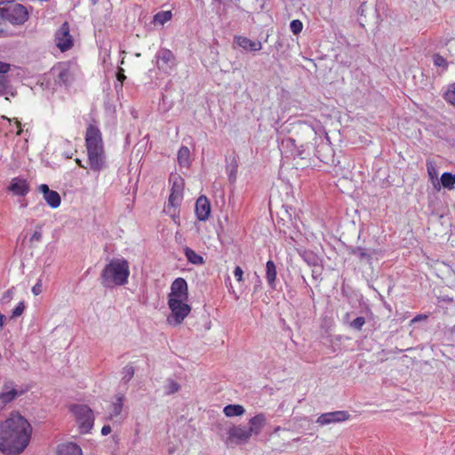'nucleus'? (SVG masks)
Segmentation results:
<instances>
[{
    "instance_id": "9b49d317",
    "label": "nucleus",
    "mask_w": 455,
    "mask_h": 455,
    "mask_svg": "<svg viewBox=\"0 0 455 455\" xmlns=\"http://www.w3.org/2000/svg\"><path fill=\"white\" fill-rule=\"evenodd\" d=\"M55 44L61 52H66L73 46L74 41L68 22H64L56 31Z\"/></svg>"
},
{
    "instance_id": "603ef678",
    "label": "nucleus",
    "mask_w": 455,
    "mask_h": 455,
    "mask_svg": "<svg viewBox=\"0 0 455 455\" xmlns=\"http://www.w3.org/2000/svg\"><path fill=\"white\" fill-rule=\"evenodd\" d=\"M306 260L307 261V263H308L309 265H311V264H315V258H314V257H313V259H306Z\"/></svg>"
},
{
    "instance_id": "3c124183",
    "label": "nucleus",
    "mask_w": 455,
    "mask_h": 455,
    "mask_svg": "<svg viewBox=\"0 0 455 455\" xmlns=\"http://www.w3.org/2000/svg\"><path fill=\"white\" fill-rule=\"evenodd\" d=\"M76 164H77L80 167H82V168H85V167H84V165L82 164V161H81L80 159L76 158Z\"/></svg>"
},
{
    "instance_id": "58836bf2",
    "label": "nucleus",
    "mask_w": 455,
    "mask_h": 455,
    "mask_svg": "<svg viewBox=\"0 0 455 455\" xmlns=\"http://www.w3.org/2000/svg\"><path fill=\"white\" fill-rule=\"evenodd\" d=\"M41 239H42V232L40 231V229H38V230H36V231L32 234V235H31V237H30V242H31L32 243H39V242L41 241Z\"/></svg>"
},
{
    "instance_id": "a878e982",
    "label": "nucleus",
    "mask_w": 455,
    "mask_h": 455,
    "mask_svg": "<svg viewBox=\"0 0 455 455\" xmlns=\"http://www.w3.org/2000/svg\"><path fill=\"white\" fill-rule=\"evenodd\" d=\"M440 181L443 188L451 190L455 188V174L444 172L442 174Z\"/></svg>"
},
{
    "instance_id": "2f4dec72",
    "label": "nucleus",
    "mask_w": 455,
    "mask_h": 455,
    "mask_svg": "<svg viewBox=\"0 0 455 455\" xmlns=\"http://www.w3.org/2000/svg\"><path fill=\"white\" fill-rule=\"evenodd\" d=\"M164 212L168 215H170V217L172 219L174 223H176L177 225H180V211H179V208L170 209V208H165L164 207Z\"/></svg>"
},
{
    "instance_id": "c9c22d12",
    "label": "nucleus",
    "mask_w": 455,
    "mask_h": 455,
    "mask_svg": "<svg viewBox=\"0 0 455 455\" xmlns=\"http://www.w3.org/2000/svg\"><path fill=\"white\" fill-rule=\"evenodd\" d=\"M180 388V386L175 382L174 380H170L166 386V394L171 395L178 392Z\"/></svg>"
},
{
    "instance_id": "4be33fe9",
    "label": "nucleus",
    "mask_w": 455,
    "mask_h": 455,
    "mask_svg": "<svg viewBox=\"0 0 455 455\" xmlns=\"http://www.w3.org/2000/svg\"><path fill=\"white\" fill-rule=\"evenodd\" d=\"M184 254L188 259V261L194 265H203L204 263V259L203 256L196 253L194 250L189 247L184 248Z\"/></svg>"
},
{
    "instance_id": "a18cd8bd",
    "label": "nucleus",
    "mask_w": 455,
    "mask_h": 455,
    "mask_svg": "<svg viewBox=\"0 0 455 455\" xmlns=\"http://www.w3.org/2000/svg\"><path fill=\"white\" fill-rule=\"evenodd\" d=\"M427 317V315H417V316L415 318H413L411 320V322H418V321H420L422 319H426Z\"/></svg>"
},
{
    "instance_id": "4c0bfd02",
    "label": "nucleus",
    "mask_w": 455,
    "mask_h": 455,
    "mask_svg": "<svg viewBox=\"0 0 455 455\" xmlns=\"http://www.w3.org/2000/svg\"><path fill=\"white\" fill-rule=\"evenodd\" d=\"M43 291L42 280L39 279L36 283L32 287V292L35 296L39 295Z\"/></svg>"
},
{
    "instance_id": "a211bd4d",
    "label": "nucleus",
    "mask_w": 455,
    "mask_h": 455,
    "mask_svg": "<svg viewBox=\"0 0 455 455\" xmlns=\"http://www.w3.org/2000/svg\"><path fill=\"white\" fill-rule=\"evenodd\" d=\"M234 41L239 47L245 51L258 52L262 48V44L259 41H252L245 36H236Z\"/></svg>"
},
{
    "instance_id": "ea45409f",
    "label": "nucleus",
    "mask_w": 455,
    "mask_h": 455,
    "mask_svg": "<svg viewBox=\"0 0 455 455\" xmlns=\"http://www.w3.org/2000/svg\"><path fill=\"white\" fill-rule=\"evenodd\" d=\"M234 275H235V279L237 280V282L240 283L243 281V271L239 266L235 267V268L234 270Z\"/></svg>"
},
{
    "instance_id": "a19ab883",
    "label": "nucleus",
    "mask_w": 455,
    "mask_h": 455,
    "mask_svg": "<svg viewBox=\"0 0 455 455\" xmlns=\"http://www.w3.org/2000/svg\"><path fill=\"white\" fill-rule=\"evenodd\" d=\"M124 72V70L122 68H120L116 74L117 81L120 82V87H122V84L126 78Z\"/></svg>"
},
{
    "instance_id": "6ab92c4d",
    "label": "nucleus",
    "mask_w": 455,
    "mask_h": 455,
    "mask_svg": "<svg viewBox=\"0 0 455 455\" xmlns=\"http://www.w3.org/2000/svg\"><path fill=\"white\" fill-rule=\"evenodd\" d=\"M10 190L16 196H25L28 192V186L25 180L13 179Z\"/></svg>"
},
{
    "instance_id": "de8ad7c7",
    "label": "nucleus",
    "mask_w": 455,
    "mask_h": 455,
    "mask_svg": "<svg viewBox=\"0 0 455 455\" xmlns=\"http://www.w3.org/2000/svg\"><path fill=\"white\" fill-rule=\"evenodd\" d=\"M441 302H443V303H446L447 302V303H449L451 305L454 304L453 299H449V298L448 299H443Z\"/></svg>"
},
{
    "instance_id": "393cba45",
    "label": "nucleus",
    "mask_w": 455,
    "mask_h": 455,
    "mask_svg": "<svg viewBox=\"0 0 455 455\" xmlns=\"http://www.w3.org/2000/svg\"><path fill=\"white\" fill-rule=\"evenodd\" d=\"M172 18V13L171 11H162L156 13L153 17V23L155 25H164Z\"/></svg>"
},
{
    "instance_id": "49530a36",
    "label": "nucleus",
    "mask_w": 455,
    "mask_h": 455,
    "mask_svg": "<svg viewBox=\"0 0 455 455\" xmlns=\"http://www.w3.org/2000/svg\"><path fill=\"white\" fill-rule=\"evenodd\" d=\"M15 124H16V126H17V128H18L16 134H17V135H20V133H21V132H22V129H21V124H20L18 120L16 121V123H15Z\"/></svg>"
},
{
    "instance_id": "39448f33",
    "label": "nucleus",
    "mask_w": 455,
    "mask_h": 455,
    "mask_svg": "<svg viewBox=\"0 0 455 455\" xmlns=\"http://www.w3.org/2000/svg\"><path fill=\"white\" fill-rule=\"evenodd\" d=\"M188 283L183 278H176L171 286L169 307L172 313H189L191 308L187 303Z\"/></svg>"
},
{
    "instance_id": "b1692460",
    "label": "nucleus",
    "mask_w": 455,
    "mask_h": 455,
    "mask_svg": "<svg viewBox=\"0 0 455 455\" xmlns=\"http://www.w3.org/2000/svg\"><path fill=\"white\" fill-rule=\"evenodd\" d=\"M223 411L227 417H235L242 416L245 412V410L243 406L240 404H228L224 407Z\"/></svg>"
},
{
    "instance_id": "5701e85b",
    "label": "nucleus",
    "mask_w": 455,
    "mask_h": 455,
    "mask_svg": "<svg viewBox=\"0 0 455 455\" xmlns=\"http://www.w3.org/2000/svg\"><path fill=\"white\" fill-rule=\"evenodd\" d=\"M124 395H118L116 397V401L112 403L110 408V415L109 417L113 419L114 417H117L121 414L123 406H124Z\"/></svg>"
},
{
    "instance_id": "cd10ccee",
    "label": "nucleus",
    "mask_w": 455,
    "mask_h": 455,
    "mask_svg": "<svg viewBox=\"0 0 455 455\" xmlns=\"http://www.w3.org/2000/svg\"><path fill=\"white\" fill-rule=\"evenodd\" d=\"M350 253L357 257L359 259H366L367 261H370L371 259L370 252L362 247H355L351 249Z\"/></svg>"
},
{
    "instance_id": "0eeeda50",
    "label": "nucleus",
    "mask_w": 455,
    "mask_h": 455,
    "mask_svg": "<svg viewBox=\"0 0 455 455\" xmlns=\"http://www.w3.org/2000/svg\"><path fill=\"white\" fill-rule=\"evenodd\" d=\"M77 72L76 64L70 61L59 62L50 71V76L60 87H68L75 80Z\"/></svg>"
},
{
    "instance_id": "7c9ffc66",
    "label": "nucleus",
    "mask_w": 455,
    "mask_h": 455,
    "mask_svg": "<svg viewBox=\"0 0 455 455\" xmlns=\"http://www.w3.org/2000/svg\"><path fill=\"white\" fill-rule=\"evenodd\" d=\"M427 173H428L429 178L432 180H435L437 184H439V181L437 180L438 172H437L436 167L435 166V164L433 163H431V162H427Z\"/></svg>"
},
{
    "instance_id": "423d86ee",
    "label": "nucleus",
    "mask_w": 455,
    "mask_h": 455,
    "mask_svg": "<svg viewBox=\"0 0 455 455\" xmlns=\"http://www.w3.org/2000/svg\"><path fill=\"white\" fill-rule=\"evenodd\" d=\"M0 18L13 25H21L28 19V12L24 5L14 1L0 2Z\"/></svg>"
},
{
    "instance_id": "f3484780",
    "label": "nucleus",
    "mask_w": 455,
    "mask_h": 455,
    "mask_svg": "<svg viewBox=\"0 0 455 455\" xmlns=\"http://www.w3.org/2000/svg\"><path fill=\"white\" fill-rule=\"evenodd\" d=\"M211 212L209 200L205 196H200L196 203V215L200 221L208 220Z\"/></svg>"
},
{
    "instance_id": "2eb2a0df",
    "label": "nucleus",
    "mask_w": 455,
    "mask_h": 455,
    "mask_svg": "<svg viewBox=\"0 0 455 455\" xmlns=\"http://www.w3.org/2000/svg\"><path fill=\"white\" fill-rule=\"evenodd\" d=\"M39 191L43 194L44 201L52 209H56L60 205V196L57 191L51 190L46 184H42L39 187Z\"/></svg>"
},
{
    "instance_id": "864d4df0",
    "label": "nucleus",
    "mask_w": 455,
    "mask_h": 455,
    "mask_svg": "<svg viewBox=\"0 0 455 455\" xmlns=\"http://www.w3.org/2000/svg\"><path fill=\"white\" fill-rule=\"evenodd\" d=\"M449 44H450V45H451V48H454V49H455V40H451V41L449 42Z\"/></svg>"
},
{
    "instance_id": "412c9836",
    "label": "nucleus",
    "mask_w": 455,
    "mask_h": 455,
    "mask_svg": "<svg viewBox=\"0 0 455 455\" xmlns=\"http://www.w3.org/2000/svg\"><path fill=\"white\" fill-rule=\"evenodd\" d=\"M178 162L180 166L188 167L191 164L190 150L188 147L182 146L178 152Z\"/></svg>"
},
{
    "instance_id": "09e8293b",
    "label": "nucleus",
    "mask_w": 455,
    "mask_h": 455,
    "mask_svg": "<svg viewBox=\"0 0 455 455\" xmlns=\"http://www.w3.org/2000/svg\"><path fill=\"white\" fill-rule=\"evenodd\" d=\"M4 315H0V327L2 328L4 326Z\"/></svg>"
},
{
    "instance_id": "6e6552de",
    "label": "nucleus",
    "mask_w": 455,
    "mask_h": 455,
    "mask_svg": "<svg viewBox=\"0 0 455 455\" xmlns=\"http://www.w3.org/2000/svg\"><path fill=\"white\" fill-rule=\"evenodd\" d=\"M70 411L76 419L80 433H88L92 429L94 422L92 411L87 405L83 404L72 405Z\"/></svg>"
},
{
    "instance_id": "dca6fc26",
    "label": "nucleus",
    "mask_w": 455,
    "mask_h": 455,
    "mask_svg": "<svg viewBox=\"0 0 455 455\" xmlns=\"http://www.w3.org/2000/svg\"><path fill=\"white\" fill-rule=\"evenodd\" d=\"M267 424V418L264 413H258L248 421L247 429L251 435H259Z\"/></svg>"
},
{
    "instance_id": "c85d7f7f",
    "label": "nucleus",
    "mask_w": 455,
    "mask_h": 455,
    "mask_svg": "<svg viewBox=\"0 0 455 455\" xmlns=\"http://www.w3.org/2000/svg\"><path fill=\"white\" fill-rule=\"evenodd\" d=\"M134 376V368L132 365H126L123 368L122 371V379L127 383L129 382Z\"/></svg>"
},
{
    "instance_id": "37998d69",
    "label": "nucleus",
    "mask_w": 455,
    "mask_h": 455,
    "mask_svg": "<svg viewBox=\"0 0 455 455\" xmlns=\"http://www.w3.org/2000/svg\"><path fill=\"white\" fill-rule=\"evenodd\" d=\"M25 310V305L23 302H20L17 307L12 310V313H23Z\"/></svg>"
},
{
    "instance_id": "4468645a",
    "label": "nucleus",
    "mask_w": 455,
    "mask_h": 455,
    "mask_svg": "<svg viewBox=\"0 0 455 455\" xmlns=\"http://www.w3.org/2000/svg\"><path fill=\"white\" fill-rule=\"evenodd\" d=\"M349 414L345 411H337L320 415L316 422L320 425L342 422L348 419Z\"/></svg>"
},
{
    "instance_id": "5fc2aeb1",
    "label": "nucleus",
    "mask_w": 455,
    "mask_h": 455,
    "mask_svg": "<svg viewBox=\"0 0 455 455\" xmlns=\"http://www.w3.org/2000/svg\"><path fill=\"white\" fill-rule=\"evenodd\" d=\"M4 33V28L2 27V23L0 22V34H3Z\"/></svg>"
},
{
    "instance_id": "473e14b6",
    "label": "nucleus",
    "mask_w": 455,
    "mask_h": 455,
    "mask_svg": "<svg viewBox=\"0 0 455 455\" xmlns=\"http://www.w3.org/2000/svg\"><path fill=\"white\" fill-rule=\"evenodd\" d=\"M290 28L294 35H299L303 28V24L299 20H293L290 24Z\"/></svg>"
},
{
    "instance_id": "8fccbe9b",
    "label": "nucleus",
    "mask_w": 455,
    "mask_h": 455,
    "mask_svg": "<svg viewBox=\"0 0 455 455\" xmlns=\"http://www.w3.org/2000/svg\"><path fill=\"white\" fill-rule=\"evenodd\" d=\"M203 322L205 323V329L206 330L210 329V324H209L207 319H205V317H204Z\"/></svg>"
},
{
    "instance_id": "72a5a7b5",
    "label": "nucleus",
    "mask_w": 455,
    "mask_h": 455,
    "mask_svg": "<svg viewBox=\"0 0 455 455\" xmlns=\"http://www.w3.org/2000/svg\"><path fill=\"white\" fill-rule=\"evenodd\" d=\"M433 60H434V64L435 66L436 67H440V68H447L448 67V62L447 60L443 57L441 56L440 54H435L434 57H433Z\"/></svg>"
},
{
    "instance_id": "f704fd0d",
    "label": "nucleus",
    "mask_w": 455,
    "mask_h": 455,
    "mask_svg": "<svg viewBox=\"0 0 455 455\" xmlns=\"http://www.w3.org/2000/svg\"><path fill=\"white\" fill-rule=\"evenodd\" d=\"M10 70V65L5 62L0 61V86L4 85L5 83V78L4 76Z\"/></svg>"
},
{
    "instance_id": "f8f14e48",
    "label": "nucleus",
    "mask_w": 455,
    "mask_h": 455,
    "mask_svg": "<svg viewBox=\"0 0 455 455\" xmlns=\"http://www.w3.org/2000/svg\"><path fill=\"white\" fill-rule=\"evenodd\" d=\"M227 434L228 440L235 444L247 443L251 437L247 427L243 425H236L229 427Z\"/></svg>"
},
{
    "instance_id": "6e6d98bb",
    "label": "nucleus",
    "mask_w": 455,
    "mask_h": 455,
    "mask_svg": "<svg viewBox=\"0 0 455 455\" xmlns=\"http://www.w3.org/2000/svg\"><path fill=\"white\" fill-rule=\"evenodd\" d=\"M91 2L92 4H96L99 2V0H91Z\"/></svg>"
},
{
    "instance_id": "9d476101",
    "label": "nucleus",
    "mask_w": 455,
    "mask_h": 455,
    "mask_svg": "<svg viewBox=\"0 0 455 455\" xmlns=\"http://www.w3.org/2000/svg\"><path fill=\"white\" fill-rule=\"evenodd\" d=\"M172 188L165 208H180L183 201L184 180L180 176L172 177Z\"/></svg>"
},
{
    "instance_id": "aec40b11",
    "label": "nucleus",
    "mask_w": 455,
    "mask_h": 455,
    "mask_svg": "<svg viewBox=\"0 0 455 455\" xmlns=\"http://www.w3.org/2000/svg\"><path fill=\"white\" fill-rule=\"evenodd\" d=\"M266 279L268 284L275 288L276 279V267L272 260H268L266 264Z\"/></svg>"
},
{
    "instance_id": "c756f323",
    "label": "nucleus",
    "mask_w": 455,
    "mask_h": 455,
    "mask_svg": "<svg viewBox=\"0 0 455 455\" xmlns=\"http://www.w3.org/2000/svg\"><path fill=\"white\" fill-rule=\"evenodd\" d=\"M187 315H168L167 323L172 326H177L184 321Z\"/></svg>"
},
{
    "instance_id": "79ce46f5",
    "label": "nucleus",
    "mask_w": 455,
    "mask_h": 455,
    "mask_svg": "<svg viewBox=\"0 0 455 455\" xmlns=\"http://www.w3.org/2000/svg\"><path fill=\"white\" fill-rule=\"evenodd\" d=\"M14 292H15V289L12 287V289L8 290V291L4 293V297H3V299H3L4 302L9 301V300L12 298V295L14 294Z\"/></svg>"
},
{
    "instance_id": "13d9d810",
    "label": "nucleus",
    "mask_w": 455,
    "mask_h": 455,
    "mask_svg": "<svg viewBox=\"0 0 455 455\" xmlns=\"http://www.w3.org/2000/svg\"><path fill=\"white\" fill-rule=\"evenodd\" d=\"M74 448H75L76 450H79V451H80V449H79L76 445H74Z\"/></svg>"
},
{
    "instance_id": "ddd939ff",
    "label": "nucleus",
    "mask_w": 455,
    "mask_h": 455,
    "mask_svg": "<svg viewBox=\"0 0 455 455\" xmlns=\"http://www.w3.org/2000/svg\"><path fill=\"white\" fill-rule=\"evenodd\" d=\"M24 393V390H18L13 387L12 383H4L2 392H0V409H4L7 404L14 401L17 397L22 395Z\"/></svg>"
},
{
    "instance_id": "f257e3e1",
    "label": "nucleus",
    "mask_w": 455,
    "mask_h": 455,
    "mask_svg": "<svg viewBox=\"0 0 455 455\" xmlns=\"http://www.w3.org/2000/svg\"><path fill=\"white\" fill-rule=\"evenodd\" d=\"M282 147L289 149L294 156L305 159L314 155L324 163L328 162V157L323 156L322 151H331L328 144L323 143L321 135L307 123L298 124L295 137L283 140Z\"/></svg>"
},
{
    "instance_id": "e433bc0d",
    "label": "nucleus",
    "mask_w": 455,
    "mask_h": 455,
    "mask_svg": "<svg viewBox=\"0 0 455 455\" xmlns=\"http://www.w3.org/2000/svg\"><path fill=\"white\" fill-rule=\"evenodd\" d=\"M364 323V318L363 316H359L351 322L350 326L355 330H361Z\"/></svg>"
},
{
    "instance_id": "20e7f679",
    "label": "nucleus",
    "mask_w": 455,
    "mask_h": 455,
    "mask_svg": "<svg viewBox=\"0 0 455 455\" xmlns=\"http://www.w3.org/2000/svg\"><path fill=\"white\" fill-rule=\"evenodd\" d=\"M130 275L129 263L124 259H113L101 272V283L105 287L124 285Z\"/></svg>"
},
{
    "instance_id": "bb28decb",
    "label": "nucleus",
    "mask_w": 455,
    "mask_h": 455,
    "mask_svg": "<svg viewBox=\"0 0 455 455\" xmlns=\"http://www.w3.org/2000/svg\"><path fill=\"white\" fill-rule=\"evenodd\" d=\"M443 99L447 103L455 107V82L449 84L443 94Z\"/></svg>"
},
{
    "instance_id": "f03ea898",
    "label": "nucleus",
    "mask_w": 455,
    "mask_h": 455,
    "mask_svg": "<svg viewBox=\"0 0 455 455\" xmlns=\"http://www.w3.org/2000/svg\"><path fill=\"white\" fill-rule=\"evenodd\" d=\"M32 428L28 421L18 412L0 425V451L9 455L20 454L30 441Z\"/></svg>"
},
{
    "instance_id": "7ed1b4c3",
    "label": "nucleus",
    "mask_w": 455,
    "mask_h": 455,
    "mask_svg": "<svg viewBox=\"0 0 455 455\" xmlns=\"http://www.w3.org/2000/svg\"><path fill=\"white\" fill-rule=\"evenodd\" d=\"M85 143L90 168L99 172L105 166V154L100 131L94 125L87 127Z\"/></svg>"
},
{
    "instance_id": "4d7b16f0",
    "label": "nucleus",
    "mask_w": 455,
    "mask_h": 455,
    "mask_svg": "<svg viewBox=\"0 0 455 455\" xmlns=\"http://www.w3.org/2000/svg\"><path fill=\"white\" fill-rule=\"evenodd\" d=\"M66 157L67 158H71V155H69L68 153H66Z\"/></svg>"
},
{
    "instance_id": "bf43d9fd",
    "label": "nucleus",
    "mask_w": 455,
    "mask_h": 455,
    "mask_svg": "<svg viewBox=\"0 0 455 455\" xmlns=\"http://www.w3.org/2000/svg\"><path fill=\"white\" fill-rule=\"evenodd\" d=\"M445 309L446 310H449V309L452 310L453 308L452 307H445Z\"/></svg>"
},
{
    "instance_id": "1a4fd4ad",
    "label": "nucleus",
    "mask_w": 455,
    "mask_h": 455,
    "mask_svg": "<svg viewBox=\"0 0 455 455\" xmlns=\"http://www.w3.org/2000/svg\"><path fill=\"white\" fill-rule=\"evenodd\" d=\"M155 62L158 70L166 75H170L177 65L174 54L166 48H161L156 52Z\"/></svg>"
},
{
    "instance_id": "c03bdc74",
    "label": "nucleus",
    "mask_w": 455,
    "mask_h": 455,
    "mask_svg": "<svg viewBox=\"0 0 455 455\" xmlns=\"http://www.w3.org/2000/svg\"><path fill=\"white\" fill-rule=\"evenodd\" d=\"M111 433V427L109 425H105L101 428V434L103 435H107Z\"/></svg>"
}]
</instances>
